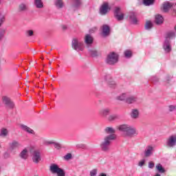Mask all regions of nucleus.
Wrapping results in <instances>:
<instances>
[{
  "instance_id": "1",
  "label": "nucleus",
  "mask_w": 176,
  "mask_h": 176,
  "mask_svg": "<svg viewBox=\"0 0 176 176\" xmlns=\"http://www.w3.org/2000/svg\"><path fill=\"white\" fill-rule=\"evenodd\" d=\"M116 140V135L110 134L104 137L103 141L100 143V146L103 152L108 153L111 151V144L112 141Z\"/></svg>"
},
{
  "instance_id": "2",
  "label": "nucleus",
  "mask_w": 176,
  "mask_h": 176,
  "mask_svg": "<svg viewBox=\"0 0 176 176\" xmlns=\"http://www.w3.org/2000/svg\"><path fill=\"white\" fill-rule=\"evenodd\" d=\"M118 130L124 133L126 137H136V135H138L137 129L129 124L120 125Z\"/></svg>"
},
{
  "instance_id": "3",
  "label": "nucleus",
  "mask_w": 176,
  "mask_h": 176,
  "mask_svg": "<svg viewBox=\"0 0 176 176\" xmlns=\"http://www.w3.org/2000/svg\"><path fill=\"white\" fill-rule=\"evenodd\" d=\"M50 171H51L52 174H56V176H65L64 169L60 168L56 164H52L50 166Z\"/></svg>"
},
{
  "instance_id": "4",
  "label": "nucleus",
  "mask_w": 176,
  "mask_h": 176,
  "mask_svg": "<svg viewBox=\"0 0 176 176\" xmlns=\"http://www.w3.org/2000/svg\"><path fill=\"white\" fill-rule=\"evenodd\" d=\"M118 61H119V56L118 54L111 52L107 55L106 63L107 64H109V65H115Z\"/></svg>"
},
{
  "instance_id": "5",
  "label": "nucleus",
  "mask_w": 176,
  "mask_h": 176,
  "mask_svg": "<svg viewBox=\"0 0 176 176\" xmlns=\"http://www.w3.org/2000/svg\"><path fill=\"white\" fill-rule=\"evenodd\" d=\"M82 46H83V43L80 42L79 39L77 38H73L72 41V49L76 50V52H82L83 50Z\"/></svg>"
},
{
  "instance_id": "6",
  "label": "nucleus",
  "mask_w": 176,
  "mask_h": 176,
  "mask_svg": "<svg viewBox=\"0 0 176 176\" xmlns=\"http://www.w3.org/2000/svg\"><path fill=\"white\" fill-rule=\"evenodd\" d=\"M32 160L33 163L38 164L42 160L41 157V151L39 150H34L31 151Z\"/></svg>"
},
{
  "instance_id": "7",
  "label": "nucleus",
  "mask_w": 176,
  "mask_h": 176,
  "mask_svg": "<svg viewBox=\"0 0 176 176\" xmlns=\"http://www.w3.org/2000/svg\"><path fill=\"white\" fill-rule=\"evenodd\" d=\"M176 145V135H172L166 140V146L168 148H174Z\"/></svg>"
},
{
  "instance_id": "8",
  "label": "nucleus",
  "mask_w": 176,
  "mask_h": 176,
  "mask_svg": "<svg viewBox=\"0 0 176 176\" xmlns=\"http://www.w3.org/2000/svg\"><path fill=\"white\" fill-rule=\"evenodd\" d=\"M3 104H6V108H9L10 109H13L14 108V103L12 100L10 99L8 96H3Z\"/></svg>"
},
{
  "instance_id": "9",
  "label": "nucleus",
  "mask_w": 176,
  "mask_h": 176,
  "mask_svg": "<svg viewBox=\"0 0 176 176\" xmlns=\"http://www.w3.org/2000/svg\"><path fill=\"white\" fill-rule=\"evenodd\" d=\"M153 152H155V148L151 145L147 146L144 151V157H151L153 155Z\"/></svg>"
},
{
  "instance_id": "10",
  "label": "nucleus",
  "mask_w": 176,
  "mask_h": 176,
  "mask_svg": "<svg viewBox=\"0 0 176 176\" xmlns=\"http://www.w3.org/2000/svg\"><path fill=\"white\" fill-rule=\"evenodd\" d=\"M162 47L165 53H170L172 50L171 41L168 39H165Z\"/></svg>"
},
{
  "instance_id": "11",
  "label": "nucleus",
  "mask_w": 176,
  "mask_h": 176,
  "mask_svg": "<svg viewBox=\"0 0 176 176\" xmlns=\"http://www.w3.org/2000/svg\"><path fill=\"white\" fill-rule=\"evenodd\" d=\"M21 146V144H20V142H19V141L13 140L9 143L8 151H10V152H12L13 151H14V149H17V148H20Z\"/></svg>"
},
{
  "instance_id": "12",
  "label": "nucleus",
  "mask_w": 176,
  "mask_h": 176,
  "mask_svg": "<svg viewBox=\"0 0 176 176\" xmlns=\"http://www.w3.org/2000/svg\"><path fill=\"white\" fill-rule=\"evenodd\" d=\"M120 13V7H116L114 10V16L116 19L118 20V21H122L123 19H124V14L123 13Z\"/></svg>"
},
{
  "instance_id": "13",
  "label": "nucleus",
  "mask_w": 176,
  "mask_h": 176,
  "mask_svg": "<svg viewBox=\"0 0 176 176\" xmlns=\"http://www.w3.org/2000/svg\"><path fill=\"white\" fill-rule=\"evenodd\" d=\"M109 10V5L108 3H104L100 8V13L102 16H105Z\"/></svg>"
},
{
  "instance_id": "14",
  "label": "nucleus",
  "mask_w": 176,
  "mask_h": 176,
  "mask_svg": "<svg viewBox=\"0 0 176 176\" xmlns=\"http://www.w3.org/2000/svg\"><path fill=\"white\" fill-rule=\"evenodd\" d=\"M138 102V97L134 95L130 96L128 94V96L126 97V104H134Z\"/></svg>"
},
{
  "instance_id": "15",
  "label": "nucleus",
  "mask_w": 176,
  "mask_h": 176,
  "mask_svg": "<svg viewBox=\"0 0 176 176\" xmlns=\"http://www.w3.org/2000/svg\"><path fill=\"white\" fill-rule=\"evenodd\" d=\"M173 3L168 1H166L162 4V12L164 13H168L171 8H173Z\"/></svg>"
},
{
  "instance_id": "16",
  "label": "nucleus",
  "mask_w": 176,
  "mask_h": 176,
  "mask_svg": "<svg viewBox=\"0 0 176 176\" xmlns=\"http://www.w3.org/2000/svg\"><path fill=\"white\" fill-rule=\"evenodd\" d=\"M28 10V4L27 3H21L18 6V12L19 13H24Z\"/></svg>"
},
{
  "instance_id": "17",
  "label": "nucleus",
  "mask_w": 176,
  "mask_h": 176,
  "mask_svg": "<svg viewBox=\"0 0 176 176\" xmlns=\"http://www.w3.org/2000/svg\"><path fill=\"white\" fill-rule=\"evenodd\" d=\"M94 38L90 34H86L85 36V43L87 47H90L93 45Z\"/></svg>"
},
{
  "instance_id": "18",
  "label": "nucleus",
  "mask_w": 176,
  "mask_h": 176,
  "mask_svg": "<svg viewBox=\"0 0 176 176\" xmlns=\"http://www.w3.org/2000/svg\"><path fill=\"white\" fill-rule=\"evenodd\" d=\"M109 32H111V28L108 25H103L102 35L103 36H108V35H109Z\"/></svg>"
},
{
  "instance_id": "19",
  "label": "nucleus",
  "mask_w": 176,
  "mask_h": 176,
  "mask_svg": "<svg viewBox=\"0 0 176 176\" xmlns=\"http://www.w3.org/2000/svg\"><path fill=\"white\" fill-rule=\"evenodd\" d=\"M19 157L23 160H27L28 159V150L27 148L23 149L19 154Z\"/></svg>"
},
{
  "instance_id": "20",
  "label": "nucleus",
  "mask_w": 176,
  "mask_h": 176,
  "mask_svg": "<svg viewBox=\"0 0 176 176\" xmlns=\"http://www.w3.org/2000/svg\"><path fill=\"white\" fill-rule=\"evenodd\" d=\"M131 118L132 119H138L140 118V111L137 109H133L131 113Z\"/></svg>"
},
{
  "instance_id": "21",
  "label": "nucleus",
  "mask_w": 176,
  "mask_h": 176,
  "mask_svg": "<svg viewBox=\"0 0 176 176\" xmlns=\"http://www.w3.org/2000/svg\"><path fill=\"white\" fill-rule=\"evenodd\" d=\"M111 112V109L109 108H104L100 110V115H101L103 118H107L109 113Z\"/></svg>"
},
{
  "instance_id": "22",
  "label": "nucleus",
  "mask_w": 176,
  "mask_h": 176,
  "mask_svg": "<svg viewBox=\"0 0 176 176\" xmlns=\"http://www.w3.org/2000/svg\"><path fill=\"white\" fill-rule=\"evenodd\" d=\"M173 79V77L171 76H166L165 78L164 79V83L165 84V86H171L173 85V81L171 80Z\"/></svg>"
},
{
  "instance_id": "23",
  "label": "nucleus",
  "mask_w": 176,
  "mask_h": 176,
  "mask_svg": "<svg viewBox=\"0 0 176 176\" xmlns=\"http://www.w3.org/2000/svg\"><path fill=\"white\" fill-rule=\"evenodd\" d=\"M34 5L36 9H43V1L42 0H34Z\"/></svg>"
},
{
  "instance_id": "24",
  "label": "nucleus",
  "mask_w": 176,
  "mask_h": 176,
  "mask_svg": "<svg viewBox=\"0 0 176 176\" xmlns=\"http://www.w3.org/2000/svg\"><path fill=\"white\" fill-rule=\"evenodd\" d=\"M54 5L56 9H63V8H64V2H63V0H55Z\"/></svg>"
},
{
  "instance_id": "25",
  "label": "nucleus",
  "mask_w": 176,
  "mask_h": 176,
  "mask_svg": "<svg viewBox=\"0 0 176 176\" xmlns=\"http://www.w3.org/2000/svg\"><path fill=\"white\" fill-rule=\"evenodd\" d=\"M127 97H129V94H127V93L122 94L117 96L116 100H118V101H125V102H126V100L127 99Z\"/></svg>"
},
{
  "instance_id": "26",
  "label": "nucleus",
  "mask_w": 176,
  "mask_h": 176,
  "mask_svg": "<svg viewBox=\"0 0 176 176\" xmlns=\"http://www.w3.org/2000/svg\"><path fill=\"white\" fill-rule=\"evenodd\" d=\"M21 127L23 131H26V133H28L29 134H34V130L28 127L27 125L22 124Z\"/></svg>"
},
{
  "instance_id": "27",
  "label": "nucleus",
  "mask_w": 176,
  "mask_h": 176,
  "mask_svg": "<svg viewBox=\"0 0 176 176\" xmlns=\"http://www.w3.org/2000/svg\"><path fill=\"white\" fill-rule=\"evenodd\" d=\"M88 50H89V54H90V56H91V57H97V56L100 54V53H98V51L94 48H91V49H89Z\"/></svg>"
},
{
  "instance_id": "28",
  "label": "nucleus",
  "mask_w": 176,
  "mask_h": 176,
  "mask_svg": "<svg viewBox=\"0 0 176 176\" xmlns=\"http://www.w3.org/2000/svg\"><path fill=\"white\" fill-rule=\"evenodd\" d=\"M155 168L157 170V171H158L160 173V174H164V173H166V169H164V168H163V166L161 165V164H158L156 165Z\"/></svg>"
},
{
  "instance_id": "29",
  "label": "nucleus",
  "mask_w": 176,
  "mask_h": 176,
  "mask_svg": "<svg viewBox=\"0 0 176 176\" xmlns=\"http://www.w3.org/2000/svg\"><path fill=\"white\" fill-rule=\"evenodd\" d=\"M155 23L157 25L163 24V16L160 14L155 16Z\"/></svg>"
},
{
  "instance_id": "30",
  "label": "nucleus",
  "mask_w": 176,
  "mask_h": 176,
  "mask_svg": "<svg viewBox=\"0 0 176 176\" xmlns=\"http://www.w3.org/2000/svg\"><path fill=\"white\" fill-rule=\"evenodd\" d=\"M174 38H175V32L170 31L166 33L165 39H174Z\"/></svg>"
},
{
  "instance_id": "31",
  "label": "nucleus",
  "mask_w": 176,
  "mask_h": 176,
  "mask_svg": "<svg viewBox=\"0 0 176 176\" xmlns=\"http://www.w3.org/2000/svg\"><path fill=\"white\" fill-rule=\"evenodd\" d=\"M106 80L109 83L110 87L113 88L115 87V86H116V82H115V81H113V80L111 77L107 76V79Z\"/></svg>"
},
{
  "instance_id": "32",
  "label": "nucleus",
  "mask_w": 176,
  "mask_h": 176,
  "mask_svg": "<svg viewBox=\"0 0 176 176\" xmlns=\"http://www.w3.org/2000/svg\"><path fill=\"white\" fill-rule=\"evenodd\" d=\"M104 133L111 135V134H115V129L111 126H107L104 129Z\"/></svg>"
},
{
  "instance_id": "33",
  "label": "nucleus",
  "mask_w": 176,
  "mask_h": 176,
  "mask_svg": "<svg viewBox=\"0 0 176 176\" xmlns=\"http://www.w3.org/2000/svg\"><path fill=\"white\" fill-rule=\"evenodd\" d=\"M129 19L132 23V24H137V23H138V20L137 19V17H135V14H131V15L129 16Z\"/></svg>"
},
{
  "instance_id": "34",
  "label": "nucleus",
  "mask_w": 176,
  "mask_h": 176,
  "mask_svg": "<svg viewBox=\"0 0 176 176\" xmlns=\"http://www.w3.org/2000/svg\"><path fill=\"white\" fill-rule=\"evenodd\" d=\"M8 134H9V131L7 129L2 128L0 131V137H7Z\"/></svg>"
},
{
  "instance_id": "35",
  "label": "nucleus",
  "mask_w": 176,
  "mask_h": 176,
  "mask_svg": "<svg viewBox=\"0 0 176 176\" xmlns=\"http://www.w3.org/2000/svg\"><path fill=\"white\" fill-rule=\"evenodd\" d=\"M10 153H12V151H9V148H8V151L4 152L3 155V159H10V157H12V155H10Z\"/></svg>"
},
{
  "instance_id": "36",
  "label": "nucleus",
  "mask_w": 176,
  "mask_h": 176,
  "mask_svg": "<svg viewBox=\"0 0 176 176\" xmlns=\"http://www.w3.org/2000/svg\"><path fill=\"white\" fill-rule=\"evenodd\" d=\"M145 30H151L153 27V23L151 21H147L145 24Z\"/></svg>"
},
{
  "instance_id": "37",
  "label": "nucleus",
  "mask_w": 176,
  "mask_h": 176,
  "mask_svg": "<svg viewBox=\"0 0 176 176\" xmlns=\"http://www.w3.org/2000/svg\"><path fill=\"white\" fill-rule=\"evenodd\" d=\"M155 0H144L143 3L145 6H151V5H153Z\"/></svg>"
},
{
  "instance_id": "38",
  "label": "nucleus",
  "mask_w": 176,
  "mask_h": 176,
  "mask_svg": "<svg viewBox=\"0 0 176 176\" xmlns=\"http://www.w3.org/2000/svg\"><path fill=\"white\" fill-rule=\"evenodd\" d=\"M116 119H119V116L116 114L111 115L108 118L109 122H113V120H116Z\"/></svg>"
},
{
  "instance_id": "39",
  "label": "nucleus",
  "mask_w": 176,
  "mask_h": 176,
  "mask_svg": "<svg viewBox=\"0 0 176 176\" xmlns=\"http://www.w3.org/2000/svg\"><path fill=\"white\" fill-rule=\"evenodd\" d=\"M74 2L73 8H79L82 5L80 0H72Z\"/></svg>"
},
{
  "instance_id": "40",
  "label": "nucleus",
  "mask_w": 176,
  "mask_h": 176,
  "mask_svg": "<svg viewBox=\"0 0 176 176\" xmlns=\"http://www.w3.org/2000/svg\"><path fill=\"white\" fill-rule=\"evenodd\" d=\"M124 54L125 56V57H126V58H130L131 57V56H133V53L131 52V50H126L124 52Z\"/></svg>"
},
{
  "instance_id": "41",
  "label": "nucleus",
  "mask_w": 176,
  "mask_h": 176,
  "mask_svg": "<svg viewBox=\"0 0 176 176\" xmlns=\"http://www.w3.org/2000/svg\"><path fill=\"white\" fill-rule=\"evenodd\" d=\"M98 173V170L97 168H94V169H92L89 172V175L90 176H96Z\"/></svg>"
},
{
  "instance_id": "42",
  "label": "nucleus",
  "mask_w": 176,
  "mask_h": 176,
  "mask_svg": "<svg viewBox=\"0 0 176 176\" xmlns=\"http://www.w3.org/2000/svg\"><path fill=\"white\" fill-rule=\"evenodd\" d=\"M63 159L65 160H71V159H72V154L71 153H67L66 154L64 157Z\"/></svg>"
},
{
  "instance_id": "43",
  "label": "nucleus",
  "mask_w": 176,
  "mask_h": 176,
  "mask_svg": "<svg viewBox=\"0 0 176 176\" xmlns=\"http://www.w3.org/2000/svg\"><path fill=\"white\" fill-rule=\"evenodd\" d=\"M26 36H34V31L29 30L25 32Z\"/></svg>"
},
{
  "instance_id": "44",
  "label": "nucleus",
  "mask_w": 176,
  "mask_h": 176,
  "mask_svg": "<svg viewBox=\"0 0 176 176\" xmlns=\"http://www.w3.org/2000/svg\"><path fill=\"white\" fill-rule=\"evenodd\" d=\"M5 29L0 30V41H2V38H3V36H5Z\"/></svg>"
},
{
  "instance_id": "45",
  "label": "nucleus",
  "mask_w": 176,
  "mask_h": 176,
  "mask_svg": "<svg viewBox=\"0 0 176 176\" xmlns=\"http://www.w3.org/2000/svg\"><path fill=\"white\" fill-rule=\"evenodd\" d=\"M168 111H169V112H174V111H176V106L175 105H169Z\"/></svg>"
},
{
  "instance_id": "46",
  "label": "nucleus",
  "mask_w": 176,
  "mask_h": 176,
  "mask_svg": "<svg viewBox=\"0 0 176 176\" xmlns=\"http://www.w3.org/2000/svg\"><path fill=\"white\" fill-rule=\"evenodd\" d=\"M53 145L56 149H60V148H61V144H60L59 143L54 142Z\"/></svg>"
},
{
  "instance_id": "47",
  "label": "nucleus",
  "mask_w": 176,
  "mask_h": 176,
  "mask_svg": "<svg viewBox=\"0 0 176 176\" xmlns=\"http://www.w3.org/2000/svg\"><path fill=\"white\" fill-rule=\"evenodd\" d=\"M144 164H145V160H142L138 163L139 167H142V166H144Z\"/></svg>"
},
{
  "instance_id": "48",
  "label": "nucleus",
  "mask_w": 176,
  "mask_h": 176,
  "mask_svg": "<svg viewBox=\"0 0 176 176\" xmlns=\"http://www.w3.org/2000/svg\"><path fill=\"white\" fill-rule=\"evenodd\" d=\"M155 167V163L153 162H148V168H153Z\"/></svg>"
},
{
  "instance_id": "49",
  "label": "nucleus",
  "mask_w": 176,
  "mask_h": 176,
  "mask_svg": "<svg viewBox=\"0 0 176 176\" xmlns=\"http://www.w3.org/2000/svg\"><path fill=\"white\" fill-rule=\"evenodd\" d=\"M159 81V78L154 76L152 78V82H153L154 83H157V82Z\"/></svg>"
},
{
  "instance_id": "50",
  "label": "nucleus",
  "mask_w": 176,
  "mask_h": 176,
  "mask_svg": "<svg viewBox=\"0 0 176 176\" xmlns=\"http://www.w3.org/2000/svg\"><path fill=\"white\" fill-rule=\"evenodd\" d=\"M54 144V141H46V142H45V145H52V144Z\"/></svg>"
},
{
  "instance_id": "51",
  "label": "nucleus",
  "mask_w": 176,
  "mask_h": 176,
  "mask_svg": "<svg viewBox=\"0 0 176 176\" xmlns=\"http://www.w3.org/2000/svg\"><path fill=\"white\" fill-rule=\"evenodd\" d=\"M3 21H5V17L3 16L0 19V27H1L2 24H3Z\"/></svg>"
},
{
  "instance_id": "52",
  "label": "nucleus",
  "mask_w": 176,
  "mask_h": 176,
  "mask_svg": "<svg viewBox=\"0 0 176 176\" xmlns=\"http://www.w3.org/2000/svg\"><path fill=\"white\" fill-rule=\"evenodd\" d=\"M67 25H62V29L64 30V31H65V30H67Z\"/></svg>"
},
{
  "instance_id": "53",
  "label": "nucleus",
  "mask_w": 176,
  "mask_h": 176,
  "mask_svg": "<svg viewBox=\"0 0 176 176\" xmlns=\"http://www.w3.org/2000/svg\"><path fill=\"white\" fill-rule=\"evenodd\" d=\"M85 144H80L78 145V148H84Z\"/></svg>"
},
{
  "instance_id": "54",
  "label": "nucleus",
  "mask_w": 176,
  "mask_h": 176,
  "mask_svg": "<svg viewBox=\"0 0 176 176\" xmlns=\"http://www.w3.org/2000/svg\"><path fill=\"white\" fill-rule=\"evenodd\" d=\"M100 176H107V174H105V173H100Z\"/></svg>"
},
{
  "instance_id": "55",
  "label": "nucleus",
  "mask_w": 176,
  "mask_h": 176,
  "mask_svg": "<svg viewBox=\"0 0 176 176\" xmlns=\"http://www.w3.org/2000/svg\"><path fill=\"white\" fill-rule=\"evenodd\" d=\"M154 176H162V175H160V174H159V173H157L155 175H154Z\"/></svg>"
},
{
  "instance_id": "56",
  "label": "nucleus",
  "mask_w": 176,
  "mask_h": 176,
  "mask_svg": "<svg viewBox=\"0 0 176 176\" xmlns=\"http://www.w3.org/2000/svg\"><path fill=\"white\" fill-rule=\"evenodd\" d=\"M174 30H175V31L176 32V25H175V27H174Z\"/></svg>"
},
{
  "instance_id": "57",
  "label": "nucleus",
  "mask_w": 176,
  "mask_h": 176,
  "mask_svg": "<svg viewBox=\"0 0 176 176\" xmlns=\"http://www.w3.org/2000/svg\"><path fill=\"white\" fill-rule=\"evenodd\" d=\"M47 54H50V52H47Z\"/></svg>"
},
{
  "instance_id": "58",
  "label": "nucleus",
  "mask_w": 176,
  "mask_h": 176,
  "mask_svg": "<svg viewBox=\"0 0 176 176\" xmlns=\"http://www.w3.org/2000/svg\"><path fill=\"white\" fill-rule=\"evenodd\" d=\"M0 3H1V0H0Z\"/></svg>"
}]
</instances>
